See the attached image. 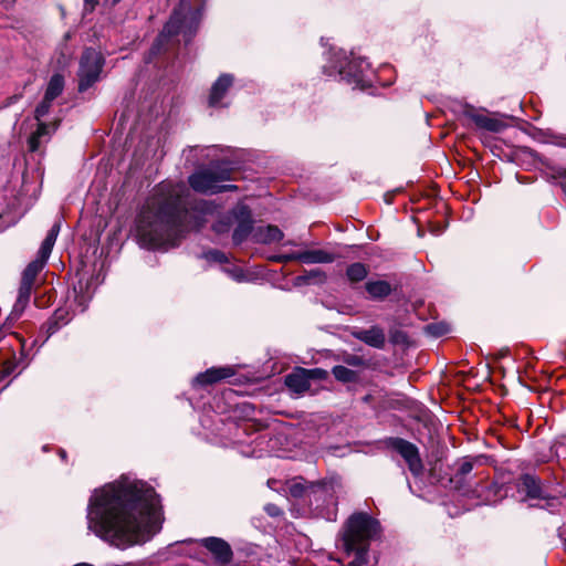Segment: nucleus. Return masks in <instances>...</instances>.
<instances>
[{
  "label": "nucleus",
  "mask_w": 566,
  "mask_h": 566,
  "mask_svg": "<svg viewBox=\"0 0 566 566\" xmlns=\"http://www.w3.org/2000/svg\"><path fill=\"white\" fill-rule=\"evenodd\" d=\"M87 520L91 531L117 547L146 542L161 528L154 489L125 476L93 492Z\"/></svg>",
  "instance_id": "nucleus-1"
},
{
  "label": "nucleus",
  "mask_w": 566,
  "mask_h": 566,
  "mask_svg": "<svg viewBox=\"0 0 566 566\" xmlns=\"http://www.w3.org/2000/svg\"><path fill=\"white\" fill-rule=\"evenodd\" d=\"M185 191V186L165 184L147 200L137 222V235L144 247L175 245L186 230L205 223L208 205L200 203V216H193L191 221L192 214L184 210Z\"/></svg>",
  "instance_id": "nucleus-2"
},
{
  "label": "nucleus",
  "mask_w": 566,
  "mask_h": 566,
  "mask_svg": "<svg viewBox=\"0 0 566 566\" xmlns=\"http://www.w3.org/2000/svg\"><path fill=\"white\" fill-rule=\"evenodd\" d=\"M379 523L367 513L352 514L344 523L339 533L342 548L347 556L354 559L343 566H366L370 541L377 535Z\"/></svg>",
  "instance_id": "nucleus-3"
},
{
  "label": "nucleus",
  "mask_w": 566,
  "mask_h": 566,
  "mask_svg": "<svg viewBox=\"0 0 566 566\" xmlns=\"http://www.w3.org/2000/svg\"><path fill=\"white\" fill-rule=\"evenodd\" d=\"M60 232V223H55L48 232L42 242L36 259L30 262L22 272L21 282L34 287L39 273L44 269L48 259L52 252L54 243Z\"/></svg>",
  "instance_id": "nucleus-4"
},
{
  "label": "nucleus",
  "mask_w": 566,
  "mask_h": 566,
  "mask_svg": "<svg viewBox=\"0 0 566 566\" xmlns=\"http://www.w3.org/2000/svg\"><path fill=\"white\" fill-rule=\"evenodd\" d=\"M104 66V57L101 52L94 49H86L80 60L78 90L81 92L90 88L98 81Z\"/></svg>",
  "instance_id": "nucleus-5"
},
{
  "label": "nucleus",
  "mask_w": 566,
  "mask_h": 566,
  "mask_svg": "<svg viewBox=\"0 0 566 566\" xmlns=\"http://www.w3.org/2000/svg\"><path fill=\"white\" fill-rule=\"evenodd\" d=\"M229 178L228 171L217 172L212 169H205L195 172L189 177L191 188L198 192L217 193L238 189L234 185H220Z\"/></svg>",
  "instance_id": "nucleus-6"
},
{
  "label": "nucleus",
  "mask_w": 566,
  "mask_h": 566,
  "mask_svg": "<svg viewBox=\"0 0 566 566\" xmlns=\"http://www.w3.org/2000/svg\"><path fill=\"white\" fill-rule=\"evenodd\" d=\"M388 446L402 457L413 476H420L423 473V462L416 444L402 438H390Z\"/></svg>",
  "instance_id": "nucleus-7"
},
{
  "label": "nucleus",
  "mask_w": 566,
  "mask_h": 566,
  "mask_svg": "<svg viewBox=\"0 0 566 566\" xmlns=\"http://www.w3.org/2000/svg\"><path fill=\"white\" fill-rule=\"evenodd\" d=\"M462 114L465 118L474 123L478 128L486 132L500 133L506 127V124L502 119L491 116L485 111L478 109L471 105H464Z\"/></svg>",
  "instance_id": "nucleus-8"
},
{
  "label": "nucleus",
  "mask_w": 566,
  "mask_h": 566,
  "mask_svg": "<svg viewBox=\"0 0 566 566\" xmlns=\"http://www.w3.org/2000/svg\"><path fill=\"white\" fill-rule=\"evenodd\" d=\"M201 545L206 547L222 565H226L232 559V551L230 545L219 537H207L201 539Z\"/></svg>",
  "instance_id": "nucleus-9"
},
{
  "label": "nucleus",
  "mask_w": 566,
  "mask_h": 566,
  "mask_svg": "<svg viewBox=\"0 0 566 566\" xmlns=\"http://www.w3.org/2000/svg\"><path fill=\"white\" fill-rule=\"evenodd\" d=\"M294 259H298V262L305 264L316 263H332L335 261L336 255L323 249L306 250L302 252H294L292 255Z\"/></svg>",
  "instance_id": "nucleus-10"
},
{
  "label": "nucleus",
  "mask_w": 566,
  "mask_h": 566,
  "mask_svg": "<svg viewBox=\"0 0 566 566\" xmlns=\"http://www.w3.org/2000/svg\"><path fill=\"white\" fill-rule=\"evenodd\" d=\"M13 336L20 343V357L18 358L15 355H13L12 358L3 361L0 369V380L12 375L19 366L22 368L27 366L24 353L25 339L19 334H13Z\"/></svg>",
  "instance_id": "nucleus-11"
},
{
  "label": "nucleus",
  "mask_w": 566,
  "mask_h": 566,
  "mask_svg": "<svg viewBox=\"0 0 566 566\" xmlns=\"http://www.w3.org/2000/svg\"><path fill=\"white\" fill-rule=\"evenodd\" d=\"M234 374L235 370L230 366L212 367L207 369L205 373L199 374L196 377V381L202 386H207L230 378Z\"/></svg>",
  "instance_id": "nucleus-12"
},
{
  "label": "nucleus",
  "mask_w": 566,
  "mask_h": 566,
  "mask_svg": "<svg viewBox=\"0 0 566 566\" xmlns=\"http://www.w3.org/2000/svg\"><path fill=\"white\" fill-rule=\"evenodd\" d=\"M284 382L291 391L298 395L306 392L311 387L306 369L302 367L295 368L289 374Z\"/></svg>",
  "instance_id": "nucleus-13"
},
{
  "label": "nucleus",
  "mask_w": 566,
  "mask_h": 566,
  "mask_svg": "<svg viewBox=\"0 0 566 566\" xmlns=\"http://www.w3.org/2000/svg\"><path fill=\"white\" fill-rule=\"evenodd\" d=\"M233 83V77L229 74H222L212 85L209 95V105L218 106L220 101L223 98L228 90Z\"/></svg>",
  "instance_id": "nucleus-14"
},
{
  "label": "nucleus",
  "mask_w": 566,
  "mask_h": 566,
  "mask_svg": "<svg viewBox=\"0 0 566 566\" xmlns=\"http://www.w3.org/2000/svg\"><path fill=\"white\" fill-rule=\"evenodd\" d=\"M363 64V61L358 65L355 62H350L346 69L339 72L340 77L349 84L363 86L366 77Z\"/></svg>",
  "instance_id": "nucleus-15"
},
{
  "label": "nucleus",
  "mask_w": 566,
  "mask_h": 566,
  "mask_svg": "<svg viewBox=\"0 0 566 566\" xmlns=\"http://www.w3.org/2000/svg\"><path fill=\"white\" fill-rule=\"evenodd\" d=\"M253 237L258 243L271 244L281 241L284 234L276 226H265L256 228Z\"/></svg>",
  "instance_id": "nucleus-16"
},
{
  "label": "nucleus",
  "mask_w": 566,
  "mask_h": 566,
  "mask_svg": "<svg viewBox=\"0 0 566 566\" xmlns=\"http://www.w3.org/2000/svg\"><path fill=\"white\" fill-rule=\"evenodd\" d=\"M356 338L366 343L369 346L381 348L385 345L386 336L381 328L371 327L369 329L360 331L355 334Z\"/></svg>",
  "instance_id": "nucleus-17"
},
{
  "label": "nucleus",
  "mask_w": 566,
  "mask_h": 566,
  "mask_svg": "<svg viewBox=\"0 0 566 566\" xmlns=\"http://www.w3.org/2000/svg\"><path fill=\"white\" fill-rule=\"evenodd\" d=\"M520 491L524 492L528 497H544L539 480L536 476L525 474L521 478Z\"/></svg>",
  "instance_id": "nucleus-18"
},
{
  "label": "nucleus",
  "mask_w": 566,
  "mask_h": 566,
  "mask_svg": "<svg viewBox=\"0 0 566 566\" xmlns=\"http://www.w3.org/2000/svg\"><path fill=\"white\" fill-rule=\"evenodd\" d=\"M33 289H34L33 286L25 284L23 282H20L18 297L13 305L11 315L19 317L23 313V311L25 310V307L28 306V304L30 302Z\"/></svg>",
  "instance_id": "nucleus-19"
},
{
  "label": "nucleus",
  "mask_w": 566,
  "mask_h": 566,
  "mask_svg": "<svg viewBox=\"0 0 566 566\" xmlns=\"http://www.w3.org/2000/svg\"><path fill=\"white\" fill-rule=\"evenodd\" d=\"M55 128V125H49L40 120L38 129L29 138L30 151L39 150L42 139L49 138L51 130H54Z\"/></svg>",
  "instance_id": "nucleus-20"
},
{
  "label": "nucleus",
  "mask_w": 566,
  "mask_h": 566,
  "mask_svg": "<svg viewBox=\"0 0 566 566\" xmlns=\"http://www.w3.org/2000/svg\"><path fill=\"white\" fill-rule=\"evenodd\" d=\"M369 296L375 300H382L387 297L391 292V285L386 281H368L365 285Z\"/></svg>",
  "instance_id": "nucleus-21"
},
{
  "label": "nucleus",
  "mask_w": 566,
  "mask_h": 566,
  "mask_svg": "<svg viewBox=\"0 0 566 566\" xmlns=\"http://www.w3.org/2000/svg\"><path fill=\"white\" fill-rule=\"evenodd\" d=\"M64 87V80L63 76L60 74H55L51 77L45 95L48 101H54L63 91Z\"/></svg>",
  "instance_id": "nucleus-22"
},
{
  "label": "nucleus",
  "mask_w": 566,
  "mask_h": 566,
  "mask_svg": "<svg viewBox=\"0 0 566 566\" xmlns=\"http://www.w3.org/2000/svg\"><path fill=\"white\" fill-rule=\"evenodd\" d=\"M368 274V270L365 264L360 262H356L350 264L346 270L347 279L352 283H357L363 281Z\"/></svg>",
  "instance_id": "nucleus-23"
},
{
  "label": "nucleus",
  "mask_w": 566,
  "mask_h": 566,
  "mask_svg": "<svg viewBox=\"0 0 566 566\" xmlns=\"http://www.w3.org/2000/svg\"><path fill=\"white\" fill-rule=\"evenodd\" d=\"M332 374L334 377L340 382H354L357 380L356 371L345 367V366H335L332 369Z\"/></svg>",
  "instance_id": "nucleus-24"
},
{
  "label": "nucleus",
  "mask_w": 566,
  "mask_h": 566,
  "mask_svg": "<svg viewBox=\"0 0 566 566\" xmlns=\"http://www.w3.org/2000/svg\"><path fill=\"white\" fill-rule=\"evenodd\" d=\"M251 229H252L251 220L250 219L242 220L233 232V240L237 243H240L248 235V233L251 231Z\"/></svg>",
  "instance_id": "nucleus-25"
},
{
  "label": "nucleus",
  "mask_w": 566,
  "mask_h": 566,
  "mask_svg": "<svg viewBox=\"0 0 566 566\" xmlns=\"http://www.w3.org/2000/svg\"><path fill=\"white\" fill-rule=\"evenodd\" d=\"M52 102L53 101H48L46 96H44L43 101L38 105V107L35 108V115H34L35 119L38 122H40L41 118L44 117L49 113Z\"/></svg>",
  "instance_id": "nucleus-26"
},
{
  "label": "nucleus",
  "mask_w": 566,
  "mask_h": 566,
  "mask_svg": "<svg viewBox=\"0 0 566 566\" xmlns=\"http://www.w3.org/2000/svg\"><path fill=\"white\" fill-rule=\"evenodd\" d=\"M427 329L433 336H441V335H444L446 333H448L449 327L446 324L437 323V324L428 325Z\"/></svg>",
  "instance_id": "nucleus-27"
},
{
  "label": "nucleus",
  "mask_w": 566,
  "mask_h": 566,
  "mask_svg": "<svg viewBox=\"0 0 566 566\" xmlns=\"http://www.w3.org/2000/svg\"><path fill=\"white\" fill-rule=\"evenodd\" d=\"M306 375L308 376V381L311 379L324 380L328 377V373L322 368L306 369Z\"/></svg>",
  "instance_id": "nucleus-28"
},
{
  "label": "nucleus",
  "mask_w": 566,
  "mask_h": 566,
  "mask_svg": "<svg viewBox=\"0 0 566 566\" xmlns=\"http://www.w3.org/2000/svg\"><path fill=\"white\" fill-rule=\"evenodd\" d=\"M305 277L308 281H315L318 283H324L326 281V275L321 270H311L310 272H307Z\"/></svg>",
  "instance_id": "nucleus-29"
},
{
  "label": "nucleus",
  "mask_w": 566,
  "mask_h": 566,
  "mask_svg": "<svg viewBox=\"0 0 566 566\" xmlns=\"http://www.w3.org/2000/svg\"><path fill=\"white\" fill-rule=\"evenodd\" d=\"M343 360H344L345 364H347L349 366H354V367H360L365 363L363 357L357 356V355H346L343 358Z\"/></svg>",
  "instance_id": "nucleus-30"
},
{
  "label": "nucleus",
  "mask_w": 566,
  "mask_h": 566,
  "mask_svg": "<svg viewBox=\"0 0 566 566\" xmlns=\"http://www.w3.org/2000/svg\"><path fill=\"white\" fill-rule=\"evenodd\" d=\"M473 470V463L471 461H463L459 467V474L464 476Z\"/></svg>",
  "instance_id": "nucleus-31"
},
{
  "label": "nucleus",
  "mask_w": 566,
  "mask_h": 566,
  "mask_svg": "<svg viewBox=\"0 0 566 566\" xmlns=\"http://www.w3.org/2000/svg\"><path fill=\"white\" fill-rule=\"evenodd\" d=\"M290 492L293 496H301L304 492V488L302 484L300 483H293L291 486H290Z\"/></svg>",
  "instance_id": "nucleus-32"
},
{
  "label": "nucleus",
  "mask_w": 566,
  "mask_h": 566,
  "mask_svg": "<svg viewBox=\"0 0 566 566\" xmlns=\"http://www.w3.org/2000/svg\"><path fill=\"white\" fill-rule=\"evenodd\" d=\"M97 4L98 0H84V10L86 12H93Z\"/></svg>",
  "instance_id": "nucleus-33"
},
{
  "label": "nucleus",
  "mask_w": 566,
  "mask_h": 566,
  "mask_svg": "<svg viewBox=\"0 0 566 566\" xmlns=\"http://www.w3.org/2000/svg\"><path fill=\"white\" fill-rule=\"evenodd\" d=\"M292 255H294V252L290 254L280 255L275 260L284 263L290 261H298V259H294L292 258Z\"/></svg>",
  "instance_id": "nucleus-34"
}]
</instances>
